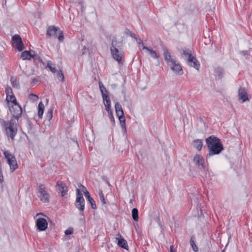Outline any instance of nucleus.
I'll return each instance as SVG.
<instances>
[{
	"mask_svg": "<svg viewBox=\"0 0 252 252\" xmlns=\"http://www.w3.org/2000/svg\"><path fill=\"white\" fill-rule=\"evenodd\" d=\"M39 215H42L43 214H42V213H38V214H37V216Z\"/></svg>",
	"mask_w": 252,
	"mask_h": 252,
	"instance_id": "8fccbe9b",
	"label": "nucleus"
},
{
	"mask_svg": "<svg viewBox=\"0 0 252 252\" xmlns=\"http://www.w3.org/2000/svg\"><path fill=\"white\" fill-rule=\"evenodd\" d=\"M98 194L101 202L102 203L103 205H106V202L105 201L103 193L101 190H99Z\"/></svg>",
	"mask_w": 252,
	"mask_h": 252,
	"instance_id": "c756f323",
	"label": "nucleus"
},
{
	"mask_svg": "<svg viewBox=\"0 0 252 252\" xmlns=\"http://www.w3.org/2000/svg\"><path fill=\"white\" fill-rule=\"evenodd\" d=\"M206 142L209 150V153L206 156L207 159L213 155L219 154L223 150L220 139L214 135L206 138Z\"/></svg>",
	"mask_w": 252,
	"mask_h": 252,
	"instance_id": "f257e3e1",
	"label": "nucleus"
},
{
	"mask_svg": "<svg viewBox=\"0 0 252 252\" xmlns=\"http://www.w3.org/2000/svg\"><path fill=\"white\" fill-rule=\"evenodd\" d=\"M37 80L36 79H33V82H37Z\"/></svg>",
	"mask_w": 252,
	"mask_h": 252,
	"instance_id": "09e8293b",
	"label": "nucleus"
},
{
	"mask_svg": "<svg viewBox=\"0 0 252 252\" xmlns=\"http://www.w3.org/2000/svg\"><path fill=\"white\" fill-rule=\"evenodd\" d=\"M3 154L6 159L7 163L10 166L11 171L13 172L18 168L17 162L15 156L8 151H4Z\"/></svg>",
	"mask_w": 252,
	"mask_h": 252,
	"instance_id": "0eeeda50",
	"label": "nucleus"
},
{
	"mask_svg": "<svg viewBox=\"0 0 252 252\" xmlns=\"http://www.w3.org/2000/svg\"><path fill=\"white\" fill-rule=\"evenodd\" d=\"M44 109V105L42 102H40L38 106V116L39 118H42Z\"/></svg>",
	"mask_w": 252,
	"mask_h": 252,
	"instance_id": "5701e85b",
	"label": "nucleus"
},
{
	"mask_svg": "<svg viewBox=\"0 0 252 252\" xmlns=\"http://www.w3.org/2000/svg\"><path fill=\"white\" fill-rule=\"evenodd\" d=\"M102 98H103L104 105L105 106V109H107L109 108H110L111 101H110V99L109 96L105 95Z\"/></svg>",
	"mask_w": 252,
	"mask_h": 252,
	"instance_id": "a878e982",
	"label": "nucleus"
},
{
	"mask_svg": "<svg viewBox=\"0 0 252 252\" xmlns=\"http://www.w3.org/2000/svg\"><path fill=\"white\" fill-rule=\"evenodd\" d=\"M109 118L110 119V121L113 122V123H114L115 122V120H114V117L113 116H111L110 117H109Z\"/></svg>",
	"mask_w": 252,
	"mask_h": 252,
	"instance_id": "a18cd8bd",
	"label": "nucleus"
},
{
	"mask_svg": "<svg viewBox=\"0 0 252 252\" xmlns=\"http://www.w3.org/2000/svg\"><path fill=\"white\" fill-rule=\"evenodd\" d=\"M135 40H136V41L137 42V43L139 44H141L142 46H143V45H144V44L143 43V41L141 39L137 38Z\"/></svg>",
	"mask_w": 252,
	"mask_h": 252,
	"instance_id": "37998d69",
	"label": "nucleus"
},
{
	"mask_svg": "<svg viewBox=\"0 0 252 252\" xmlns=\"http://www.w3.org/2000/svg\"><path fill=\"white\" fill-rule=\"evenodd\" d=\"M6 100L7 102L8 106H9L10 103L15 104L18 103L16 101L15 97L13 94H11L6 95Z\"/></svg>",
	"mask_w": 252,
	"mask_h": 252,
	"instance_id": "412c9836",
	"label": "nucleus"
},
{
	"mask_svg": "<svg viewBox=\"0 0 252 252\" xmlns=\"http://www.w3.org/2000/svg\"><path fill=\"white\" fill-rule=\"evenodd\" d=\"M8 107L13 117L18 120L21 117L22 113V108L20 104L18 103H10Z\"/></svg>",
	"mask_w": 252,
	"mask_h": 252,
	"instance_id": "6e6552de",
	"label": "nucleus"
},
{
	"mask_svg": "<svg viewBox=\"0 0 252 252\" xmlns=\"http://www.w3.org/2000/svg\"><path fill=\"white\" fill-rule=\"evenodd\" d=\"M36 226L39 231H45L47 228V221L45 219L39 218L36 221Z\"/></svg>",
	"mask_w": 252,
	"mask_h": 252,
	"instance_id": "9b49d317",
	"label": "nucleus"
},
{
	"mask_svg": "<svg viewBox=\"0 0 252 252\" xmlns=\"http://www.w3.org/2000/svg\"><path fill=\"white\" fill-rule=\"evenodd\" d=\"M193 161L196 165L201 166L202 168H204V159L202 156L196 155L193 158Z\"/></svg>",
	"mask_w": 252,
	"mask_h": 252,
	"instance_id": "6ab92c4d",
	"label": "nucleus"
},
{
	"mask_svg": "<svg viewBox=\"0 0 252 252\" xmlns=\"http://www.w3.org/2000/svg\"><path fill=\"white\" fill-rule=\"evenodd\" d=\"M116 239L117 241V244L119 246L125 249L128 250V245L126 241L124 239L120 233L117 234V237Z\"/></svg>",
	"mask_w": 252,
	"mask_h": 252,
	"instance_id": "2eb2a0df",
	"label": "nucleus"
},
{
	"mask_svg": "<svg viewBox=\"0 0 252 252\" xmlns=\"http://www.w3.org/2000/svg\"><path fill=\"white\" fill-rule=\"evenodd\" d=\"M238 96L239 99L243 103L245 101H249V98L247 90L244 88H240L238 92Z\"/></svg>",
	"mask_w": 252,
	"mask_h": 252,
	"instance_id": "ddd939ff",
	"label": "nucleus"
},
{
	"mask_svg": "<svg viewBox=\"0 0 252 252\" xmlns=\"http://www.w3.org/2000/svg\"><path fill=\"white\" fill-rule=\"evenodd\" d=\"M122 47V42H118L117 38L113 37L110 47L111 53L113 58L119 63H121L123 57Z\"/></svg>",
	"mask_w": 252,
	"mask_h": 252,
	"instance_id": "7ed1b4c3",
	"label": "nucleus"
},
{
	"mask_svg": "<svg viewBox=\"0 0 252 252\" xmlns=\"http://www.w3.org/2000/svg\"><path fill=\"white\" fill-rule=\"evenodd\" d=\"M106 110L107 111L109 117H110L111 116H113V115L112 111H111L110 108H109L108 109H106Z\"/></svg>",
	"mask_w": 252,
	"mask_h": 252,
	"instance_id": "79ce46f5",
	"label": "nucleus"
},
{
	"mask_svg": "<svg viewBox=\"0 0 252 252\" xmlns=\"http://www.w3.org/2000/svg\"><path fill=\"white\" fill-rule=\"evenodd\" d=\"M60 29L58 27H56L55 26H50L48 28L46 35L48 37H51L52 36H54L55 37H57V32H59Z\"/></svg>",
	"mask_w": 252,
	"mask_h": 252,
	"instance_id": "a211bd4d",
	"label": "nucleus"
},
{
	"mask_svg": "<svg viewBox=\"0 0 252 252\" xmlns=\"http://www.w3.org/2000/svg\"><path fill=\"white\" fill-rule=\"evenodd\" d=\"M38 197L40 200L44 203L49 202L50 195L46 190V188L44 185L41 184L38 188Z\"/></svg>",
	"mask_w": 252,
	"mask_h": 252,
	"instance_id": "1a4fd4ad",
	"label": "nucleus"
},
{
	"mask_svg": "<svg viewBox=\"0 0 252 252\" xmlns=\"http://www.w3.org/2000/svg\"><path fill=\"white\" fill-rule=\"evenodd\" d=\"M5 93L6 95L11 94H13L12 89L9 87H7L5 88Z\"/></svg>",
	"mask_w": 252,
	"mask_h": 252,
	"instance_id": "c9c22d12",
	"label": "nucleus"
},
{
	"mask_svg": "<svg viewBox=\"0 0 252 252\" xmlns=\"http://www.w3.org/2000/svg\"><path fill=\"white\" fill-rule=\"evenodd\" d=\"M35 56H34V57L33 58H34V59L35 61V62H36V61H37V62H39V63H41V62H42V60H41V59L40 58V57L38 55H36V54H35Z\"/></svg>",
	"mask_w": 252,
	"mask_h": 252,
	"instance_id": "58836bf2",
	"label": "nucleus"
},
{
	"mask_svg": "<svg viewBox=\"0 0 252 252\" xmlns=\"http://www.w3.org/2000/svg\"><path fill=\"white\" fill-rule=\"evenodd\" d=\"M58 77L60 79L61 81L63 82L64 81V77L62 70H60L58 72Z\"/></svg>",
	"mask_w": 252,
	"mask_h": 252,
	"instance_id": "2f4dec72",
	"label": "nucleus"
},
{
	"mask_svg": "<svg viewBox=\"0 0 252 252\" xmlns=\"http://www.w3.org/2000/svg\"><path fill=\"white\" fill-rule=\"evenodd\" d=\"M58 38L60 42H62L63 40V34L62 31H59V35L58 36Z\"/></svg>",
	"mask_w": 252,
	"mask_h": 252,
	"instance_id": "e433bc0d",
	"label": "nucleus"
},
{
	"mask_svg": "<svg viewBox=\"0 0 252 252\" xmlns=\"http://www.w3.org/2000/svg\"><path fill=\"white\" fill-rule=\"evenodd\" d=\"M143 49H145L147 51H148L151 55V56L155 58L158 59V56L156 52L153 50L152 48H150L148 47H146L144 45H143Z\"/></svg>",
	"mask_w": 252,
	"mask_h": 252,
	"instance_id": "4be33fe9",
	"label": "nucleus"
},
{
	"mask_svg": "<svg viewBox=\"0 0 252 252\" xmlns=\"http://www.w3.org/2000/svg\"><path fill=\"white\" fill-rule=\"evenodd\" d=\"M12 42L14 47L18 51H21L24 49V44L19 35L15 34L12 36Z\"/></svg>",
	"mask_w": 252,
	"mask_h": 252,
	"instance_id": "9d476101",
	"label": "nucleus"
},
{
	"mask_svg": "<svg viewBox=\"0 0 252 252\" xmlns=\"http://www.w3.org/2000/svg\"><path fill=\"white\" fill-rule=\"evenodd\" d=\"M190 243L192 248V250L197 252L198 251V248L195 243V237L193 236L190 238Z\"/></svg>",
	"mask_w": 252,
	"mask_h": 252,
	"instance_id": "cd10ccee",
	"label": "nucleus"
},
{
	"mask_svg": "<svg viewBox=\"0 0 252 252\" xmlns=\"http://www.w3.org/2000/svg\"><path fill=\"white\" fill-rule=\"evenodd\" d=\"M241 53L244 56L248 55V52L247 51H243L241 52Z\"/></svg>",
	"mask_w": 252,
	"mask_h": 252,
	"instance_id": "c03bdc74",
	"label": "nucleus"
},
{
	"mask_svg": "<svg viewBox=\"0 0 252 252\" xmlns=\"http://www.w3.org/2000/svg\"><path fill=\"white\" fill-rule=\"evenodd\" d=\"M79 187L80 189H76L77 197L76 199L75 206L80 211V212H83L85 208V200L81 190L84 193L85 195H86L87 193L89 192L87 190L86 188L81 184H80Z\"/></svg>",
	"mask_w": 252,
	"mask_h": 252,
	"instance_id": "20e7f679",
	"label": "nucleus"
},
{
	"mask_svg": "<svg viewBox=\"0 0 252 252\" xmlns=\"http://www.w3.org/2000/svg\"><path fill=\"white\" fill-rule=\"evenodd\" d=\"M53 64L51 61H48L47 64V67L49 68L51 71L53 73H55L57 71L55 67L53 66Z\"/></svg>",
	"mask_w": 252,
	"mask_h": 252,
	"instance_id": "7c9ffc66",
	"label": "nucleus"
},
{
	"mask_svg": "<svg viewBox=\"0 0 252 252\" xmlns=\"http://www.w3.org/2000/svg\"><path fill=\"white\" fill-rule=\"evenodd\" d=\"M182 55L188 58V63L191 66L198 70L200 67V63L196 58L192 55V51L189 49L185 48L182 50Z\"/></svg>",
	"mask_w": 252,
	"mask_h": 252,
	"instance_id": "39448f33",
	"label": "nucleus"
},
{
	"mask_svg": "<svg viewBox=\"0 0 252 252\" xmlns=\"http://www.w3.org/2000/svg\"><path fill=\"white\" fill-rule=\"evenodd\" d=\"M216 74L218 75L220 78H221L223 75V71L221 68H218L215 70Z\"/></svg>",
	"mask_w": 252,
	"mask_h": 252,
	"instance_id": "72a5a7b5",
	"label": "nucleus"
},
{
	"mask_svg": "<svg viewBox=\"0 0 252 252\" xmlns=\"http://www.w3.org/2000/svg\"><path fill=\"white\" fill-rule=\"evenodd\" d=\"M3 182V176L1 172V169H0V184L2 183Z\"/></svg>",
	"mask_w": 252,
	"mask_h": 252,
	"instance_id": "ea45409f",
	"label": "nucleus"
},
{
	"mask_svg": "<svg viewBox=\"0 0 252 252\" xmlns=\"http://www.w3.org/2000/svg\"><path fill=\"white\" fill-rule=\"evenodd\" d=\"M86 197L88 199V201L90 203L92 208L93 209H95L96 208V206L94 200L92 198V197L90 196L89 193H87L86 195H85Z\"/></svg>",
	"mask_w": 252,
	"mask_h": 252,
	"instance_id": "b1692460",
	"label": "nucleus"
},
{
	"mask_svg": "<svg viewBox=\"0 0 252 252\" xmlns=\"http://www.w3.org/2000/svg\"><path fill=\"white\" fill-rule=\"evenodd\" d=\"M29 98L30 100H32L33 101H35L38 99V97L36 94H31L29 95Z\"/></svg>",
	"mask_w": 252,
	"mask_h": 252,
	"instance_id": "473e14b6",
	"label": "nucleus"
},
{
	"mask_svg": "<svg viewBox=\"0 0 252 252\" xmlns=\"http://www.w3.org/2000/svg\"><path fill=\"white\" fill-rule=\"evenodd\" d=\"M163 56L168 65L170 63H174L176 61L172 57L169 50L166 48H163Z\"/></svg>",
	"mask_w": 252,
	"mask_h": 252,
	"instance_id": "4468645a",
	"label": "nucleus"
},
{
	"mask_svg": "<svg viewBox=\"0 0 252 252\" xmlns=\"http://www.w3.org/2000/svg\"><path fill=\"white\" fill-rule=\"evenodd\" d=\"M193 146L196 148L198 151H200L203 146L202 141L200 139H196L193 141Z\"/></svg>",
	"mask_w": 252,
	"mask_h": 252,
	"instance_id": "aec40b11",
	"label": "nucleus"
},
{
	"mask_svg": "<svg viewBox=\"0 0 252 252\" xmlns=\"http://www.w3.org/2000/svg\"><path fill=\"white\" fill-rule=\"evenodd\" d=\"M99 89L102 94V97L105 95L108 96V92L105 88V87L103 86L102 83L100 81L98 83Z\"/></svg>",
	"mask_w": 252,
	"mask_h": 252,
	"instance_id": "393cba45",
	"label": "nucleus"
},
{
	"mask_svg": "<svg viewBox=\"0 0 252 252\" xmlns=\"http://www.w3.org/2000/svg\"><path fill=\"white\" fill-rule=\"evenodd\" d=\"M0 123L2 127L5 130L7 136L12 139H14L17 131V124L15 120L11 119L9 121L1 120Z\"/></svg>",
	"mask_w": 252,
	"mask_h": 252,
	"instance_id": "f03ea898",
	"label": "nucleus"
},
{
	"mask_svg": "<svg viewBox=\"0 0 252 252\" xmlns=\"http://www.w3.org/2000/svg\"><path fill=\"white\" fill-rule=\"evenodd\" d=\"M73 232V229L72 228H69L65 231L64 233L66 235H68L72 234Z\"/></svg>",
	"mask_w": 252,
	"mask_h": 252,
	"instance_id": "4c0bfd02",
	"label": "nucleus"
},
{
	"mask_svg": "<svg viewBox=\"0 0 252 252\" xmlns=\"http://www.w3.org/2000/svg\"><path fill=\"white\" fill-rule=\"evenodd\" d=\"M47 118L50 121L52 119L53 117V110L50 109L49 110L46 115Z\"/></svg>",
	"mask_w": 252,
	"mask_h": 252,
	"instance_id": "f704fd0d",
	"label": "nucleus"
},
{
	"mask_svg": "<svg viewBox=\"0 0 252 252\" xmlns=\"http://www.w3.org/2000/svg\"><path fill=\"white\" fill-rule=\"evenodd\" d=\"M168 66L170 67L171 70L176 74L179 75L183 74V72L182 67L176 61L174 62V63L169 64Z\"/></svg>",
	"mask_w": 252,
	"mask_h": 252,
	"instance_id": "f8f14e48",
	"label": "nucleus"
},
{
	"mask_svg": "<svg viewBox=\"0 0 252 252\" xmlns=\"http://www.w3.org/2000/svg\"><path fill=\"white\" fill-rule=\"evenodd\" d=\"M115 108L116 115L119 118L121 126L125 131H126V119L124 115V112L121 104L118 102H116L115 103Z\"/></svg>",
	"mask_w": 252,
	"mask_h": 252,
	"instance_id": "423d86ee",
	"label": "nucleus"
},
{
	"mask_svg": "<svg viewBox=\"0 0 252 252\" xmlns=\"http://www.w3.org/2000/svg\"><path fill=\"white\" fill-rule=\"evenodd\" d=\"M86 48L85 47H84V48L83 49V52L82 53L84 54L86 52Z\"/></svg>",
	"mask_w": 252,
	"mask_h": 252,
	"instance_id": "de8ad7c7",
	"label": "nucleus"
},
{
	"mask_svg": "<svg viewBox=\"0 0 252 252\" xmlns=\"http://www.w3.org/2000/svg\"><path fill=\"white\" fill-rule=\"evenodd\" d=\"M57 187L59 191L61 193L62 196H64L66 194L67 192L66 186L61 181H58L57 183Z\"/></svg>",
	"mask_w": 252,
	"mask_h": 252,
	"instance_id": "dca6fc26",
	"label": "nucleus"
},
{
	"mask_svg": "<svg viewBox=\"0 0 252 252\" xmlns=\"http://www.w3.org/2000/svg\"><path fill=\"white\" fill-rule=\"evenodd\" d=\"M132 217L134 220H138V211L136 208H133L132 210Z\"/></svg>",
	"mask_w": 252,
	"mask_h": 252,
	"instance_id": "bb28decb",
	"label": "nucleus"
},
{
	"mask_svg": "<svg viewBox=\"0 0 252 252\" xmlns=\"http://www.w3.org/2000/svg\"><path fill=\"white\" fill-rule=\"evenodd\" d=\"M35 56V52L31 50L30 51H25L21 54V58L23 60H31Z\"/></svg>",
	"mask_w": 252,
	"mask_h": 252,
	"instance_id": "f3484780",
	"label": "nucleus"
},
{
	"mask_svg": "<svg viewBox=\"0 0 252 252\" xmlns=\"http://www.w3.org/2000/svg\"><path fill=\"white\" fill-rule=\"evenodd\" d=\"M10 81L13 87L18 88L19 87V81L17 80V78L11 77Z\"/></svg>",
	"mask_w": 252,
	"mask_h": 252,
	"instance_id": "c85d7f7f",
	"label": "nucleus"
},
{
	"mask_svg": "<svg viewBox=\"0 0 252 252\" xmlns=\"http://www.w3.org/2000/svg\"><path fill=\"white\" fill-rule=\"evenodd\" d=\"M129 35L131 37L135 39H136L137 38V37H136L135 34L134 32H129Z\"/></svg>",
	"mask_w": 252,
	"mask_h": 252,
	"instance_id": "a19ab883",
	"label": "nucleus"
},
{
	"mask_svg": "<svg viewBox=\"0 0 252 252\" xmlns=\"http://www.w3.org/2000/svg\"><path fill=\"white\" fill-rule=\"evenodd\" d=\"M170 252H175L174 250L173 246H171L170 247Z\"/></svg>",
	"mask_w": 252,
	"mask_h": 252,
	"instance_id": "49530a36",
	"label": "nucleus"
}]
</instances>
